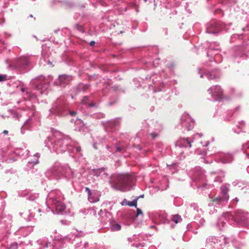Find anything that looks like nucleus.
I'll list each match as a JSON object with an SVG mask.
<instances>
[{"label": "nucleus", "instance_id": "nucleus-29", "mask_svg": "<svg viewBox=\"0 0 249 249\" xmlns=\"http://www.w3.org/2000/svg\"><path fill=\"white\" fill-rule=\"evenodd\" d=\"M123 33V31H121V32H120V34H122Z\"/></svg>", "mask_w": 249, "mask_h": 249}, {"label": "nucleus", "instance_id": "nucleus-27", "mask_svg": "<svg viewBox=\"0 0 249 249\" xmlns=\"http://www.w3.org/2000/svg\"><path fill=\"white\" fill-rule=\"evenodd\" d=\"M21 91H22V92H24V89H21Z\"/></svg>", "mask_w": 249, "mask_h": 249}, {"label": "nucleus", "instance_id": "nucleus-21", "mask_svg": "<svg viewBox=\"0 0 249 249\" xmlns=\"http://www.w3.org/2000/svg\"><path fill=\"white\" fill-rule=\"evenodd\" d=\"M94 44H95V42H94V41H91L89 43V45H90L91 46H93Z\"/></svg>", "mask_w": 249, "mask_h": 249}, {"label": "nucleus", "instance_id": "nucleus-1", "mask_svg": "<svg viewBox=\"0 0 249 249\" xmlns=\"http://www.w3.org/2000/svg\"><path fill=\"white\" fill-rule=\"evenodd\" d=\"M130 177L127 175H119L117 176L116 181L112 185L113 187L117 190L123 191L129 185Z\"/></svg>", "mask_w": 249, "mask_h": 249}, {"label": "nucleus", "instance_id": "nucleus-24", "mask_svg": "<svg viewBox=\"0 0 249 249\" xmlns=\"http://www.w3.org/2000/svg\"><path fill=\"white\" fill-rule=\"evenodd\" d=\"M235 219H237V220H239V217H238V215L237 214L236 217H235Z\"/></svg>", "mask_w": 249, "mask_h": 249}, {"label": "nucleus", "instance_id": "nucleus-13", "mask_svg": "<svg viewBox=\"0 0 249 249\" xmlns=\"http://www.w3.org/2000/svg\"><path fill=\"white\" fill-rule=\"evenodd\" d=\"M75 28H76L77 30H78V31H79L81 32H84V31L83 27L81 25L77 24L75 25Z\"/></svg>", "mask_w": 249, "mask_h": 249}, {"label": "nucleus", "instance_id": "nucleus-30", "mask_svg": "<svg viewBox=\"0 0 249 249\" xmlns=\"http://www.w3.org/2000/svg\"><path fill=\"white\" fill-rule=\"evenodd\" d=\"M148 0H144V1L146 2Z\"/></svg>", "mask_w": 249, "mask_h": 249}, {"label": "nucleus", "instance_id": "nucleus-8", "mask_svg": "<svg viewBox=\"0 0 249 249\" xmlns=\"http://www.w3.org/2000/svg\"><path fill=\"white\" fill-rule=\"evenodd\" d=\"M121 229V226L119 224H114L111 226V231H117L120 230Z\"/></svg>", "mask_w": 249, "mask_h": 249}, {"label": "nucleus", "instance_id": "nucleus-16", "mask_svg": "<svg viewBox=\"0 0 249 249\" xmlns=\"http://www.w3.org/2000/svg\"><path fill=\"white\" fill-rule=\"evenodd\" d=\"M6 76L0 75V82L4 81L6 79Z\"/></svg>", "mask_w": 249, "mask_h": 249}, {"label": "nucleus", "instance_id": "nucleus-11", "mask_svg": "<svg viewBox=\"0 0 249 249\" xmlns=\"http://www.w3.org/2000/svg\"><path fill=\"white\" fill-rule=\"evenodd\" d=\"M228 200V197H217L215 199H213V202H219L220 201H224V200Z\"/></svg>", "mask_w": 249, "mask_h": 249}, {"label": "nucleus", "instance_id": "nucleus-10", "mask_svg": "<svg viewBox=\"0 0 249 249\" xmlns=\"http://www.w3.org/2000/svg\"><path fill=\"white\" fill-rule=\"evenodd\" d=\"M172 220L176 224H177L181 221L182 218H181L180 215H179L178 214H176V215H174V216L172 218Z\"/></svg>", "mask_w": 249, "mask_h": 249}, {"label": "nucleus", "instance_id": "nucleus-23", "mask_svg": "<svg viewBox=\"0 0 249 249\" xmlns=\"http://www.w3.org/2000/svg\"><path fill=\"white\" fill-rule=\"evenodd\" d=\"M230 215V213H226L225 214V216L227 217V216H228Z\"/></svg>", "mask_w": 249, "mask_h": 249}, {"label": "nucleus", "instance_id": "nucleus-9", "mask_svg": "<svg viewBox=\"0 0 249 249\" xmlns=\"http://www.w3.org/2000/svg\"><path fill=\"white\" fill-rule=\"evenodd\" d=\"M221 191L223 195V197L227 196L228 199L229 198V196L227 195V193L229 191L228 188L226 186H222L221 187Z\"/></svg>", "mask_w": 249, "mask_h": 249}, {"label": "nucleus", "instance_id": "nucleus-6", "mask_svg": "<svg viewBox=\"0 0 249 249\" xmlns=\"http://www.w3.org/2000/svg\"><path fill=\"white\" fill-rule=\"evenodd\" d=\"M137 199H134L132 201H128L127 200H124L122 203V205H128L129 206H135L137 207Z\"/></svg>", "mask_w": 249, "mask_h": 249}, {"label": "nucleus", "instance_id": "nucleus-22", "mask_svg": "<svg viewBox=\"0 0 249 249\" xmlns=\"http://www.w3.org/2000/svg\"><path fill=\"white\" fill-rule=\"evenodd\" d=\"M3 133L4 134H7L8 133V132L7 130H4L3 131Z\"/></svg>", "mask_w": 249, "mask_h": 249}, {"label": "nucleus", "instance_id": "nucleus-15", "mask_svg": "<svg viewBox=\"0 0 249 249\" xmlns=\"http://www.w3.org/2000/svg\"><path fill=\"white\" fill-rule=\"evenodd\" d=\"M142 214V210L139 208H137V216H138L139 215Z\"/></svg>", "mask_w": 249, "mask_h": 249}, {"label": "nucleus", "instance_id": "nucleus-26", "mask_svg": "<svg viewBox=\"0 0 249 249\" xmlns=\"http://www.w3.org/2000/svg\"><path fill=\"white\" fill-rule=\"evenodd\" d=\"M94 106V104L92 103V104H90V107H92Z\"/></svg>", "mask_w": 249, "mask_h": 249}, {"label": "nucleus", "instance_id": "nucleus-3", "mask_svg": "<svg viewBox=\"0 0 249 249\" xmlns=\"http://www.w3.org/2000/svg\"><path fill=\"white\" fill-rule=\"evenodd\" d=\"M209 91H211L212 96L216 100H221L223 97V90L218 85L212 87Z\"/></svg>", "mask_w": 249, "mask_h": 249}, {"label": "nucleus", "instance_id": "nucleus-25", "mask_svg": "<svg viewBox=\"0 0 249 249\" xmlns=\"http://www.w3.org/2000/svg\"><path fill=\"white\" fill-rule=\"evenodd\" d=\"M117 150H118V151H121V148L118 147V148H117Z\"/></svg>", "mask_w": 249, "mask_h": 249}, {"label": "nucleus", "instance_id": "nucleus-20", "mask_svg": "<svg viewBox=\"0 0 249 249\" xmlns=\"http://www.w3.org/2000/svg\"><path fill=\"white\" fill-rule=\"evenodd\" d=\"M150 135L154 139L157 136V134H156L155 133H151Z\"/></svg>", "mask_w": 249, "mask_h": 249}, {"label": "nucleus", "instance_id": "nucleus-19", "mask_svg": "<svg viewBox=\"0 0 249 249\" xmlns=\"http://www.w3.org/2000/svg\"><path fill=\"white\" fill-rule=\"evenodd\" d=\"M76 151L77 152H79V151H81V148L80 146H78V147H76Z\"/></svg>", "mask_w": 249, "mask_h": 249}, {"label": "nucleus", "instance_id": "nucleus-12", "mask_svg": "<svg viewBox=\"0 0 249 249\" xmlns=\"http://www.w3.org/2000/svg\"><path fill=\"white\" fill-rule=\"evenodd\" d=\"M18 245L17 243L15 242L11 244L9 247V249H17Z\"/></svg>", "mask_w": 249, "mask_h": 249}, {"label": "nucleus", "instance_id": "nucleus-17", "mask_svg": "<svg viewBox=\"0 0 249 249\" xmlns=\"http://www.w3.org/2000/svg\"><path fill=\"white\" fill-rule=\"evenodd\" d=\"M86 190L87 192H88V193L89 194V196H90L91 193L90 189L89 188L86 187ZM89 199L90 200V197H89Z\"/></svg>", "mask_w": 249, "mask_h": 249}, {"label": "nucleus", "instance_id": "nucleus-4", "mask_svg": "<svg viewBox=\"0 0 249 249\" xmlns=\"http://www.w3.org/2000/svg\"><path fill=\"white\" fill-rule=\"evenodd\" d=\"M59 84L61 86H64L65 85L68 84L71 80V77L67 75H61L59 77Z\"/></svg>", "mask_w": 249, "mask_h": 249}, {"label": "nucleus", "instance_id": "nucleus-14", "mask_svg": "<svg viewBox=\"0 0 249 249\" xmlns=\"http://www.w3.org/2000/svg\"><path fill=\"white\" fill-rule=\"evenodd\" d=\"M88 100H89V98L88 96L84 97V98H83V99L82 100V103L83 104H86L87 103V101H88Z\"/></svg>", "mask_w": 249, "mask_h": 249}, {"label": "nucleus", "instance_id": "nucleus-18", "mask_svg": "<svg viewBox=\"0 0 249 249\" xmlns=\"http://www.w3.org/2000/svg\"><path fill=\"white\" fill-rule=\"evenodd\" d=\"M70 114L71 116H74L76 115V111H70Z\"/></svg>", "mask_w": 249, "mask_h": 249}, {"label": "nucleus", "instance_id": "nucleus-7", "mask_svg": "<svg viewBox=\"0 0 249 249\" xmlns=\"http://www.w3.org/2000/svg\"><path fill=\"white\" fill-rule=\"evenodd\" d=\"M66 208L65 206L61 203L58 204L56 206V210L58 212H63Z\"/></svg>", "mask_w": 249, "mask_h": 249}, {"label": "nucleus", "instance_id": "nucleus-5", "mask_svg": "<svg viewBox=\"0 0 249 249\" xmlns=\"http://www.w3.org/2000/svg\"><path fill=\"white\" fill-rule=\"evenodd\" d=\"M192 142L189 140L188 138H182L180 140L179 143L182 144L185 147L189 146V147H192L191 144Z\"/></svg>", "mask_w": 249, "mask_h": 249}, {"label": "nucleus", "instance_id": "nucleus-28", "mask_svg": "<svg viewBox=\"0 0 249 249\" xmlns=\"http://www.w3.org/2000/svg\"><path fill=\"white\" fill-rule=\"evenodd\" d=\"M151 227L152 228H155V227L154 226H151Z\"/></svg>", "mask_w": 249, "mask_h": 249}, {"label": "nucleus", "instance_id": "nucleus-2", "mask_svg": "<svg viewBox=\"0 0 249 249\" xmlns=\"http://www.w3.org/2000/svg\"><path fill=\"white\" fill-rule=\"evenodd\" d=\"M224 27V25L220 22L213 21L207 28V32L210 34L219 33Z\"/></svg>", "mask_w": 249, "mask_h": 249}]
</instances>
